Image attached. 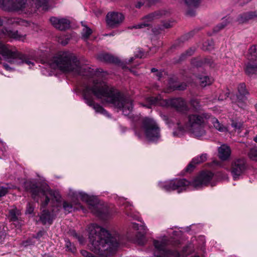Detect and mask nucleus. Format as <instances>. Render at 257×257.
I'll return each instance as SVG.
<instances>
[{
    "instance_id": "obj_37",
    "label": "nucleus",
    "mask_w": 257,
    "mask_h": 257,
    "mask_svg": "<svg viewBox=\"0 0 257 257\" xmlns=\"http://www.w3.org/2000/svg\"><path fill=\"white\" fill-rule=\"evenodd\" d=\"M187 87V85L185 83H182L180 85L175 84L174 85L172 88H171V90H183L186 89Z\"/></svg>"
},
{
    "instance_id": "obj_6",
    "label": "nucleus",
    "mask_w": 257,
    "mask_h": 257,
    "mask_svg": "<svg viewBox=\"0 0 257 257\" xmlns=\"http://www.w3.org/2000/svg\"><path fill=\"white\" fill-rule=\"evenodd\" d=\"M209 115L206 113H195L190 114L188 116V121L185 126L180 122H177V128L173 132V136L180 137L182 135L184 131L187 129L196 138L203 136L205 134L204 124Z\"/></svg>"
},
{
    "instance_id": "obj_50",
    "label": "nucleus",
    "mask_w": 257,
    "mask_h": 257,
    "mask_svg": "<svg viewBox=\"0 0 257 257\" xmlns=\"http://www.w3.org/2000/svg\"><path fill=\"white\" fill-rule=\"evenodd\" d=\"M151 71H152V72H157V70L156 68H152V69H151Z\"/></svg>"
},
{
    "instance_id": "obj_36",
    "label": "nucleus",
    "mask_w": 257,
    "mask_h": 257,
    "mask_svg": "<svg viewBox=\"0 0 257 257\" xmlns=\"http://www.w3.org/2000/svg\"><path fill=\"white\" fill-rule=\"evenodd\" d=\"M213 45L212 41H208L203 44L202 49L205 51H210L213 48Z\"/></svg>"
},
{
    "instance_id": "obj_5",
    "label": "nucleus",
    "mask_w": 257,
    "mask_h": 257,
    "mask_svg": "<svg viewBox=\"0 0 257 257\" xmlns=\"http://www.w3.org/2000/svg\"><path fill=\"white\" fill-rule=\"evenodd\" d=\"M211 172H202L190 182L186 179H176L164 182H160L159 186L167 191L178 190V192L185 189L186 186H192L196 189L207 186L213 177Z\"/></svg>"
},
{
    "instance_id": "obj_48",
    "label": "nucleus",
    "mask_w": 257,
    "mask_h": 257,
    "mask_svg": "<svg viewBox=\"0 0 257 257\" xmlns=\"http://www.w3.org/2000/svg\"><path fill=\"white\" fill-rule=\"evenodd\" d=\"M164 120L165 121L166 123H167L168 124H170L169 118L167 116H164Z\"/></svg>"
},
{
    "instance_id": "obj_56",
    "label": "nucleus",
    "mask_w": 257,
    "mask_h": 257,
    "mask_svg": "<svg viewBox=\"0 0 257 257\" xmlns=\"http://www.w3.org/2000/svg\"><path fill=\"white\" fill-rule=\"evenodd\" d=\"M164 27H165L166 28H168V27H168V26H164Z\"/></svg>"
},
{
    "instance_id": "obj_22",
    "label": "nucleus",
    "mask_w": 257,
    "mask_h": 257,
    "mask_svg": "<svg viewBox=\"0 0 257 257\" xmlns=\"http://www.w3.org/2000/svg\"><path fill=\"white\" fill-rule=\"evenodd\" d=\"M185 4L186 7V9H187L186 11V14L188 15L192 16L195 14V11L192 10H190V9H195L198 7L201 3V0H184Z\"/></svg>"
},
{
    "instance_id": "obj_24",
    "label": "nucleus",
    "mask_w": 257,
    "mask_h": 257,
    "mask_svg": "<svg viewBox=\"0 0 257 257\" xmlns=\"http://www.w3.org/2000/svg\"><path fill=\"white\" fill-rule=\"evenodd\" d=\"M171 104L181 111H186L188 107L186 102L182 98H177L171 100Z\"/></svg>"
},
{
    "instance_id": "obj_39",
    "label": "nucleus",
    "mask_w": 257,
    "mask_h": 257,
    "mask_svg": "<svg viewBox=\"0 0 257 257\" xmlns=\"http://www.w3.org/2000/svg\"><path fill=\"white\" fill-rule=\"evenodd\" d=\"M191 104L195 110H197L199 108V102L196 99L192 100L191 101Z\"/></svg>"
},
{
    "instance_id": "obj_47",
    "label": "nucleus",
    "mask_w": 257,
    "mask_h": 257,
    "mask_svg": "<svg viewBox=\"0 0 257 257\" xmlns=\"http://www.w3.org/2000/svg\"><path fill=\"white\" fill-rule=\"evenodd\" d=\"M3 66L7 70H10V69H11L9 66L7 64H4Z\"/></svg>"
},
{
    "instance_id": "obj_58",
    "label": "nucleus",
    "mask_w": 257,
    "mask_h": 257,
    "mask_svg": "<svg viewBox=\"0 0 257 257\" xmlns=\"http://www.w3.org/2000/svg\"><path fill=\"white\" fill-rule=\"evenodd\" d=\"M132 72L134 73V74H136L134 72H133V71H132Z\"/></svg>"
},
{
    "instance_id": "obj_31",
    "label": "nucleus",
    "mask_w": 257,
    "mask_h": 257,
    "mask_svg": "<svg viewBox=\"0 0 257 257\" xmlns=\"http://www.w3.org/2000/svg\"><path fill=\"white\" fill-rule=\"evenodd\" d=\"M199 83L202 87H205L207 85H209L211 84L212 82V79L206 76L201 77L199 78Z\"/></svg>"
},
{
    "instance_id": "obj_57",
    "label": "nucleus",
    "mask_w": 257,
    "mask_h": 257,
    "mask_svg": "<svg viewBox=\"0 0 257 257\" xmlns=\"http://www.w3.org/2000/svg\"><path fill=\"white\" fill-rule=\"evenodd\" d=\"M142 56H143L142 55H140V56H138V57H142Z\"/></svg>"
},
{
    "instance_id": "obj_52",
    "label": "nucleus",
    "mask_w": 257,
    "mask_h": 257,
    "mask_svg": "<svg viewBox=\"0 0 257 257\" xmlns=\"http://www.w3.org/2000/svg\"><path fill=\"white\" fill-rule=\"evenodd\" d=\"M253 140L254 142L257 143V135L254 138Z\"/></svg>"
},
{
    "instance_id": "obj_17",
    "label": "nucleus",
    "mask_w": 257,
    "mask_h": 257,
    "mask_svg": "<svg viewBox=\"0 0 257 257\" xmlns=\"http://www.w3.org/2000/svg\"><path fill=\"white\" fill-rule=\"evenodd\" d=\"M49 20L54 27L60 30H64L70 27V21L66 18L52 17Z\"/></svg>"
},
{
    "instance_id": "obj_43",
    "label": "nucleus",
    "mask_w": 257,
    "mask_h": 257,
    "mask_svg": "<svg viewBox=\"0 0 257 257\" xmlns=\"http://www.w3.org/2000/svg\"><path fill=\"white\" fill-rule=\"evenodd\" d=\"M224 27V25L222 24L218 25L215 27V28L214 29V31L216 32H218L220 30L223 29Z\"/></svg>"
},
{
    "instance_id": "obj_40",
    "label": "nucleus",
    "mask_w": 257,
    "mask_h": 257,
    "mask_svg": "<svg viewBox=\"0 0 257 257\" xmlns=\"http://www.w3.org/2000/svg\"><path fill=\"white\" fill-rule=\"evenodd\" d=\"M34 210L33 206L30 203L27 204L26 213L31 214Z\"/></svg>"
},
{
    "instance_id": "obj_42",
    "label": "nucleus",
    "mask_w": 257,
    "mask_h": 257,
    "mask_svg": "<svg viewBox=\"0 0 257 257\" xmlns=\"http://www.w3.org/2000/svg\"><path fill=\"white\" fill-rule=\"evenodd\" d=\"M66 247L71 251H74V249L71 243L68 240H65Z\"/></svg>"
},
{
    "instance_id": "obj_41",
    "label": "nucleus",
    "mask_w": 257,
    "mask_h": 257,
    "mask_svg": "<svg viewBox=\"0 0 257 257\" xmlns=\"http://www.w3.org/2000/svg\"><path fill=\"white\" fill-rule=\"evenodd\" d=\"M231 151L229 147L226 146V161L230 157Z\"/></svg>"
},
{
    "instance_id": "obj_4",
    "label": "nucleus",
    "mask_w": 257,
    "mask_h": 257,
    "mask_svg": "<svg viewBox=\"0 0 257 257\" xmlns=\"http://www.w3.org/2000/svg\"><path fill=\"white\" fill-rule=\"evenodd\" d=\"M49 0H0V7L5 10L25 14L35 13L41 9L47 11L49 9Z\"/></svg>"
},
{
    "instance_id": "obj_25",
    "label": "nucleus",
    "mask_w": 257,
    "mask_h": 257,
    "mask_svg": "<svg viewBox=\"0 0 257 257\" xmlns=\"http://www.w3.org/2000/svg\"><path fill=\"white\" fill-rule=\"evenodd\" d=\"M97 59L101 61L117 63L118 60L116 58H114L113 56L106 53H100L97 56Z\"/></svg>"
},
{
    "instance_id": "obj_12",
    "label": "nucleus",
    "mask_w": 257,
    "mask_h": 257,
    "mask_svg": "<svg viewBox=\"0 0 257 257\" xmlns=\"http://www.w3.org/2000/svg\"><path fill=\"white\" fill-rule=\"evenodd\" d=\"M248 59L249 62L245 68V72L248 75L257 74V46H252L248 51Z\"/></svg>"
},
{
    "instance_id": "obj_18",
    "label": "nucleus",
    "mask_w": 257,
    "mask_h": 257,
    "mask_svg": "<svg viewBox=\"0 0 257 257\" xmlns=\"http://www.w3.org/2000/svg\"><path fill=\"white\" fill-rule=\"evenodd\" d=\"M132 227L137 231L136 242L140 245H143L146 239L145 235L148 229L145 225H139L136 223L132 224Z\"/></svg>"
},
{
    "instance_id": "obj_15",
    "label": "nucleus",
    "mask_w": 257,
    "mask_h": 257,
    "mask_svg": "<svg viewBox=\"0 0 257 257\" xmlns=\"http://www.w3.org/2000/svg\"><path fill=\"white\" fill-rule=\"evenodd\" d=\"M3 24V21L0 19V26ZM26 35L20 34L18 31H12L7 28H0V38H11L19 41H24Z\"/></svg>"
},
{
    "instance_id": "obj_19",
    "label": "nucleus",
    "mask_w": 257,
    "mask_h": 257,
    "mask_svg": "<svg viewBox=\"0 0 257 257\" xmlns=\"http://www.w3.org/2000/svg\"><path fill=\"white\" fill-rule=\"evenodd\" d=\"M124 17L121 13H109L106 16L107 25L111 27L117 26L123 20Z\"/></svg>"
},
{
    "instance_id": "obj_32",
    "label": "nucleus",
    "mask_w": 257,
    "mask_h": 257,
    "mask_svg": "<svg viewBox=\"0 0 257 257\" xmlns=\"http://www.w3.org/2000/svg\"><path fill=\"white\" fill-rule=\"evenodd\" d=\"M118 203L120 205H124L125 208L126 209L125 210V214H127L128 216H131V214L128 213V210L127 209V208L131 207L132 205L129 202H126L125 199L124 198L122 197H119L118 199L117 200Z\"/></svg>"
},
{
    "instance_id": "obj_20",
    "label": "nucleus",
    "mask_w": 257,
    "mask_h": 257,
    "mask_svg": "<svg viewBox=\"0 0 257 257\" xmlns=\"http://www.w3.org/2000/svg\"><path fill=\"white\" fill-rule=\"evenodd\" d=\"M72 203H69L67 201H64L63 203V208L66 213H70L73 211L78 210L79 209L84 210V208L78 201L75 200V199L72 197Z\"/></svg>"
},
{
    "instance_id": "obj_13",
    "label": "nucleus",
    "mask_w": 257,
    "mask_h": 257,
    "mask_svg": "<svg viewBox=\"0 0 257 257\" xmlns=\"http://www.w3.org/2000/svg\"><path fill=\"white\" fill-rule=\"evenodd\" d=\"M169 11L166 10H161L152 13L144 18V23L136 25L134 26L136 29H141L150 25L149 23L153 21L160 19L167 15Z\"/></svg>"
},
{
    "instance_id": "obj_35",
    "label": "nucleus",
    "mask_w": 257,
    "mask_h": 257,
    "mask_svg": "<svg viewBox=\"0 0 257 257\" xmlns=\"http://www.w3.org/2000/svg\"><path fill=\"white\" fill-rule=\"evenodd\" d=\"M248 155L251 160L257 161V148L251 149Z\"/></svg>"
},
{
    "instance_id": "obj_34",
    "label": "nucleus",
    "mask_w": 257,
    "mask_h": 257,
    "mask_svg": "<svg viewBox=\"0 0 257 257\" xmlns=\"http://www.w3.org/2000/svg\"><path fill=\"white\" fill-rule=\"evenodd\" d=\"M92 33V30L90 28L87 26H84V28L82 32V38L85 40L87 39Z\"/></svg>"
},
{
    "instance_id": "obj_29",
    "label": "nucleus",
    "mask_w": 257,
    "mask_h": 257,
    "mask_svg": "<svg viewBox=\"0 0 257 257\" xmlns=\"http://www.w3.org/2000/svg\"><path fill=\"white\" fill-rule=\"evenodd\" d=\"M161 96L157 97H149L147 99V102H149V104L148 105H144V106H146L148 108H150V105L153 104H162L161 102Z\"/></svg>"
},
{
    "instance_id": "obj_2",
    "label": "nucleus",
    "mask_w": 257,
    "mask_h": 257,
    "mask_svg": "<svg viewBox=\"0 0 257 257\" xmlns=\"http://www.w3.org/2000/svg\"><path fill=\"white\" fill-rule=\"evenodd\" d=\"M89 231L90 249L100 257L113 254L118 246V240L111 236L107 230L96 224L90 225Z\"/></svg>"
},
{
    "instance_id": "obj_3",
    "label": "nucleus",
    "mask_w": 257,
    "mask_h": 257,
    "mask_svg": "<svg viewBox=\"0 0 257 257\" xmlns=\"http://www.w3.org/2000/svg\"><path fill=\"white\" fill-rule=\"evenodd\" d=\"M50 67L73 75L91 76L93 70L87 65L80 63L76 55L68 51L58 53L50 62Z\"/></svg>"
},
{
    "instance_id": "obj_44",
    "label": "nucleus",
    "mask_w": 257,
    "mask_h": 257,
    "mask_svg": "<svg viewBox=\"0 0 257 257\" xmlns=\"http://www.w3.org/2000/svg\"><path fill=\"white\" fill-rule=\"evenodd\" d=\"M232 125L234 128H238V129L240 128V126H241L240 123H237L236 122H232Z\"/></svg>"
},
{
    "instance_id": "obj_27",
    "label": "nucleus",
    "mask_w": 257,
    "mask_h": 257,
    "mask_svg": "<svg viewBox=\"0 0 257 257\" xmlns=\"http://www.w3.org/2000/svg\"><path fill=\"white\" fill-rule=\"evenodd\" d=\"M40 220L44 224L48 223L51 224L53 217L48 211L43 210L42 214L40 215Z\"/></svg>"
},
{
    "instance_id": "obj_8",
    "label": "nucleus",
    "mask_w": 257,
    "mask_h": 257,
    "mask_svg": "<svg viewBox=\"0 0 257 257\" xmlns=\"http://www.w3.org/2000/svg\"><path fill=\"white\" fill-rule=\"evenodd\" d=\"M69 195L77 201L78 198L87 203L89 209L97 216L105 218L109 214L108 207L98 202L97 199L82 192H70Z\"/></svg>"
},
{
    "instance_id": "obj_38",
    "label": "nucleus",
    "mask_w": 257,
    "mask_h": 257,
    "mask_svg": "<svg viewBox=\"0 0 257 257\" xmlns=\"http://www.w3.org/2000/svg\"><path fill=\"white\" fill-rule=\"evenodd\" d=\"M11 189L10 186L9 187H0V197L5 196L8 192V190Z\"/></svg>"
},
{
    "instance_id": "obj_23",
    "label": "nucleus",
    "mask_w": 257,
    "mask_h": 257,
    "mask_svg": "<svg viewBox=\"0 0 257 257\" xmlns=\"http://www.w3.org/2000/svg\"><path fill=\"white\" fill-rule=\"evenodd\" d=\"M207 155L203 154L199 156H197L193 158L192 161L189 163L186 168L187 171H191L195 167V165L203 163L206 161Z\"/></svg>"
},
{
    "instance_id": "obj_7",
    "label": "nucleus",
    "mask_w": 257,
    "mask_h": 257,
    "mask_svg": "<svg viewBox=\"0 0 257 257\" xmlns=\"http://www.w3.org/2000/svg\"><path fill=\"white\" fill-rule=\"evenodd\" d=\"M0 54L4 59L11 64L21 65L26 64L31 68L34 65V62L26 55L22 54L12 46L5 45L0 41Z\"/></svg>"
},
{
    "instance_id": "obj_26",
    "label": "nucleus",
    "mask_w": 257,
    "mask_h": 257,
    "mask_svg": "<svg viewBox=\"0 0 257 257\" xmlns=\"http://www.w3.org/2000/svg\"><path fill=\"white\" fill-rule=\"evenodd\" d=\"M218 156L219 158L222 161V163L221 164L217 161H214L213 162V164L214 166L222 167L223 166V164L225 161V145H221L220 147L218 148Z\"/></svg>"
},
{
    "instance_id": "obj_54",
    "label": "nucleus",
    "mask_w": 257,
    "mask_h": 257,
    "mask_svg": "<svg viewBox=\"0 0 257 257\" xmlns=\"http://www.w3.org/2000/svg\"><path fill=\"white\" fill-rule=\"evenodd\" d=\"M61 43L63 45H66V44L67 43V42H61Z\"/></svg>"
},
{
    "instance_id": "obj_49",
    "label": "nucleus",
    "mask_w": 257,
    "mask_h": 257,
    "mask_svg": "<svg viewBox=\"0 0 257 257\" xmlns=\"http://www.w3.org/2000/svg\"><path fill=\"white\" fill-rule=\"evenodd\" d=\"M105 74V73L103 72V73H101V74H97H97H96V75H97V77H98L99 78H100V77H102V76H104V74Z\"/></svg>"
},
{
    "instance_id": "obj_30",
    "label": "nucleus",
    "mask_w": 257,
    "mask_h": 257,
    "mask_svg": "<svg viewBox=\"0 0 257 257\" xmlns=\"http://www.w3.org/2000/svg\"><path fill=\"white\" fill-rule=\"evenodd\" d=\"M160 1L161 0H141L138 1L136 7L138 8H140L142 6L145 4V2L147 3V5L150 6L151 5H155Z\"/></svg>"
},
{
    "instance_id": "obj_55",
    "label": "nucleus",
    "mask_w": 257,
    "mask_h": 257,
    "mask_svg": "<svg viewBox=\"0 0 257 257\" xmlns=\"http://www.w3.org/2000/svg\"><path fill=\"white\" fill-rule=\"evenodd\" d=\"M133 58H132L129 60V62H131L133 61Z\"/></svg>"
},
{
    "instance_id": "obj_28",
    "label": "nucleus",
    "mask_w": 257,
    "mask_h": 257,
    "mask_svg": "<svg viewBox=\"0 0 257 257\" xmlns=\"http://www.w3.org/2000/svg\"><path fill=\"white\" fill-rule=\"evenodd\" d=\"M208 120L210 121L214 126V127L218 131L220 132H223L224 130V127L222 124H221L219 121L215 117H211L209 115V118Z\"/></svg>"
},
{
    "instance_id": "obj_45",
    "label": "nucleus",
    "mask_w": 257,
    "mask_h": 257,
    "mask_svg": "<svg viewBox=\"0 0 257 257\" xmlns=\"http://www.w3.org/2000/svg\"><path fill=\"white\" fill-rule=\"evenodd\" d=\"M44 233H45V232H44V231H39V232L37 233V234L36 238H40V237L44 235Z\"/></svg>"
},
{
    "instance_id": "obj_1",
    "label": "nucleus",
    "mask_w": 257,
    "mask_h": 257,
    "mask_svg": "<svg viewBox=\"0 0 257 257\" xmlns=\"http://www.w3.org/2000/svg\"><path fill=\"white\" fill-rule=\"evenodd\" d=\"M92 93L97 98L101 99L103 103L111 104L114 107L119 108L124 115H129L133 109L132 100L109 87L103 81L94 80L92 86H87L83 91V97L85 103L92 107L96 112L108 115L106 111L99 104L94 103L89 95Z\"/></svg>"
},
{
    "instance_id": "obj_33",
    "label": "nucleus",
    "mask_w": 257,
    "mask_h": 257,
    "mask_svg": "<svg viewBox=\"0 0 257 257\" xmlns=\"http://www.w3.org/2000/svg\"><path fill=\"white\" fill-rule=\"evenodd\" d=\"M10 216L12 220L15 221L18 219V216L21 215V212L17 209L10 210Z\"/></svg>"
},
{
    "instance_id": "obj_51",
    "label": "nucleus",
    "mask_w": 257,
    "mask_h": 257,
    "mask_svg": "<svg viewBox=\"0 0 257 257\" xmlns=\"http://www.w3.org/2000/svg\"><path fill=\"white\" fill-rule=\"evenodd\" d=\"M136 134L139 137H141V135L138 133L137 131L136 132Z\"/></svg>"
},
{
    "instance_id": "obj_53",
    "label": "nucleus",
    "mask_w": 257,
    "mask_h": 257,
    "mask_svg": "<svg viewBox=\"0 0 257 257\" xmlns=\"http://www.w3.org/2000/svg\"><path fill=\"white\" fill-rule=\"evenodd\" d=\"M157 75L158 76L159 79L161 77V74L160 73H157Z\"/></svg>"
},
{
    "instance_id": "obj_59",
    "label": "nucleus",
    "mask_w": 257,
    "mask_h": 257,
    "mask_svg": "<svg viewBox=\"0 0 257 257\" xmlns=\"http://www.w3.org/2000/svg\"><path fill=\"white\" fill-rule=\"evenodd\" d=\"M248 19L250 18V17L249 16V17H247Z\"/></svg>"
},
{
    "instance_id": "obj_10",
    "label": "nucleus",
    "mask_w": 257,
    "mask_h": 257,
    "mask_svg": "<svg viewBox=\"0 0 257 257\" xmlns=\"http://www.w3.org/2000/svg\"><path fill=\"white\" fill-rule=\"evenodd\" d=\"M33 197L36 199V196H38L41 198L42 207H45L47 206L50 200L52 202H56L57 203L60 201L61 196L59 193L56 191H53L46 187L45 189H37V190L32 191ZM54 205H55V203ZM57 206V204H56Z\"/></svg>"
},
{
    "instance_id": "obj_16",
    "label": "nucleus",
    "mask_w": 257,
    "mask_h": 257,
    "mask_svg": "<svg viewBox=\"0 0 257 257\" xmlns=\"http://www.w3.org/2000/svg\"><path fill=\"white\" fill-rule=\"evenodd\" d=\"M238 92L239 95H235L233 93L228 92L226 91V99L229 98V99L232 102L243 101L245 99V96L248 94V91L246 89L245 84L241 83L238 86Z\"/></svg>"
},
{
    "instance_id": "obj_14",
    "label": "nucleus",
    "mask_w": 257,
    "mask_h": 257,
    "mask_svg": "<svg viewBox=\"0 0 257 257\" xmlns=\"http://www.w3.org/2000/svg\"><path fill=\"white\" fill-rule=\"evenodd\" d=\"M245 161L243 159H238L232 162L231 166V173L234 180L243 174L246 169Z\"/></svg>"
},
{
    "instance_id": "obj_46",
    "label": "nucleus",
    "mask_w": 257,
    "mask_h": 257,
    "mask_svg": "<svg viewBox=\"0 0 257 257\" xmlns=\"http://www.w3.org/2000/svg\"><path fill=\"white\" fill-rule=\"evenodd\" d=\"M188 247H187L184 248L183 249V252H182V254H181V255H182V256H186V255L188 254V253H186V252H186V251H187V250H188Z\"/></svg>"
},
{
    "instance_id": "obj_11",
    "label": "nucleus",
    "mask_w": 257,
    "mask_h": 257,
    "mask_svg": "<svg viewBox=\"0 0 257 257\" xmlns=\"http://www.w3.org/2000/svg\"><path fill=\"white\" fill-rule=\"evenodd\" d=\"M153 244L155 247L154 254L156 257H180L177 252L166 249L167 242L165 240H154Z\"/></svg>"
},
{
    "instance_id": "obj_21",
    "label": "nucleus",
    "mask_w": 257,
    "mask_h": 257,
    "mask_svg": "<svg viewBox=\"0 0 257 257\" xmlns=\"http://www.w3.org/2000/svg\"><path fill=\"white\" fill-rule=\"evenodd\" d=\"M7 24L13 26H21L24 27H28L31 26V25H34L33 23H31L30 22L19 18H8L7 20Z\"/></svg>"
},
{
    "instance_id": "obj_9",
    "label": "nucleus",
    "mask_w": 257,
    "mask_h": 257,
    "mask_svg": "<svg viewBox=\"0 0 257 257\" xmlns=\"http://www.w3.org/2000/svg\"><path fill=\"white\" fill-rule=\"evenodd\" d=\"M142 128L146 138L150 141H156L161 137L160 128L153 118L146 117L144 119Z\"/></svg>"
}]
</instances>
